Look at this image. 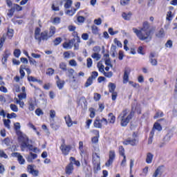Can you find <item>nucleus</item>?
I'll use <instances>...</instances> for the list:
<instances>
[{"instance_id": "obj_1", "label": "nucleus", "mask_w": 177, "mask_h": 177, "mask_svg": "<svg viewBox=\"0 0 177 177\" xmlns=\"http://www.w3.org/2000/svg\"><path fill=\"white\" fill-rule=\"evenodd\" d=\"M133 32L136 34L138 39L145 41V42H150L151 38H153L151 29H150V25H149V22L147 21L143 23V26L140 30L136 28H133Z\"/></svg>"}, {"instance_id": "obj_2", "label": "nucleus", "mask_w": 177, "mask_h": 177, "mask_svg": "<svg viewBox=\"0 0 177 177\" xmlns=\"http://www.w3.org/2000/svg\"><path fill=\"white\" fill-rule=\"evenodd\" d=\"M133 115H135L133 111H130L128 109L123 111L118 117L120 125L122 127H127L129 124V121L133 118Z\"/></svg>"}, {"instance_id": "obj_3", "label": "nucleus", "mask_w": 177, "mask_h": 177, "mask_svg": "<svg viewBox=\"0 0 177 177\" xmlns=\"http://www.w3.org/2000/svg\"><path fill=\"white\" fill-rule=\"evenodd\" d=\"M17 135L18 136V140L19 143H21V151H24L28 142V137H27L26 134L23 133V132H18V134Z\"/></svg>"}, {"instance_id": "obj_4", "label": "nucleus", "mask_w": 177, "mask_h": 177, "mask_svg": "<svg viewBox=\"0 0 177 177\" xmlns=\"http://www.w3.org/2000/svg\"><path fill=\"white\" fill-rule=\"evenodd\" d=\"M93 163L94 165V168H96L97 169H100V156L99 153H93Z\"/></svg>"}, {"instance_id": "obj_5", "label": "nucleus", "mask_w": 177, "mask_h": 177, "mask_svg": "<svg viewBox=\"0 0 177 177\" xmlns=\"http://www.w3.org/2000/svg\"><path fill=\"white\" fill-rule=\"evenodd\" d=\"M109 124V122L107 121V119L102 118V120L99 118H96L94 122V127L95 128H102L103 125H107Z\"/></svg>"}, {"instance_id": "obj_6", "label": "nucleus", "mask_w": 177, "mask_h": 177, "mask_svg": "<svg viewBox=\"0 0 177 177\" xmlns=\"http://www.w3.org/2000/svg\"><path fill=\"white\" fill-rule=\"evenodd\" d=\"M35 165H29L27 167V171L28 174H30L32 176L37 177L39 175V171L37 170L35 168Z\"/></svg>"}, {"instance_id": "obj_7", "label": "nucleus", "mask_w": 177, "mask_h": 177, "mask_svg": "<svg viewBox=\"0 0 177 177\" xmlns=\"http://www.w3.org/2000/svg\"><path fill=\"white\" fill-rule=\"evenodd\" d=\"M60 150L64 154V156H68V153H70V150H71V145H66V144H62L60 146Z\"/></svg>"}, {"instance_id": "obj_8", "label": "nucleus", "mask_w": 177, "mask_h": 177, "mask_svg": "<svg viewBox=\"0 0 177 177\" xmlns=\"http://www.w3.org/2000/svg\"><path fill=\"white\" fill-rule=\"evenodd\" d=\"M12 157H17L19 163L21 165H24V163L26 162V160H24V158H23V156L20 154V153L15 152L12 153Z\"/></svg>"}, {"instance_id": "obj_9", "label": "nucleus", "mask_w": 177, "mask_h": 177, "mask_svg": "<svg viewBox=\"0 0 177 177\" xmlns=\"http://www.w3.org/2000/svg\"><path fill=\"white\" fill-rule=\"evenodd\" d=\"M115 158V152L114 151H109V159L105 164L106 167H110V165L113 164V161H114Z\"/></svg>"}, {"instance_id": "obj_10", "label": "nucleus", "mask_w": 177, "mask_h": 177, "mask_svg": "<svg viewBox=\"0 0 177 177\" xmlns=\"http://www.w3.org/2000/svg\"><path fill=\"white\" fill-rule=\"evenodd\" d=\"M131 74V69L130 68H125L124 73L123 76V82L127 84L129 81V75Z\"/></svg>"}, {"instance_id": "obj_11", "label": "nucleus", "mask_w": 177, "mask_h": 177, "mask_svg": "<svg viewBox=\"0 0 177 177\" xmlns=\"http://www.w3.org/2000/svg\"><path fill=\"white\" fill-rule=\"evenodd\" d=\"M165 171V167L164 166H160L158 167L156 170L155 171V172L153 174V177H157L158 176V175H161L162 174H164Z\"/></svg>"}, {"instance_id": "obj_12", "label": "nucleus", "mask_w": 177, "mask_h": 177, "mask_svg": "<svg viewBox=\"0 0 177 177\" xmlns=\"http://www.w3.org/2000/svg\"><path fill=\"white\" fill-rule=\"evenodd\" d=\"M74 171V165H73V162H70L65 169V172L66 175H71L73 172Z\"/></svg>"}, {"instance_id": "obj_13", "label": "nucleus", "mask_w": 177, "mask_h": 177, "mask_svg": "<svg viewBox=\"0 0 177 177\" xmlns=\"http://www.w3.org/2000/svg\"><path fill=\"white\" fill-rule=\"evenodd\" d=\"M74 42H75V39H72L69 40L68 42H64L63 44V48L67 50L71 49V48H73V45H74Z\"/></svg>"}, {"instance_id": "obj_14", "label": "nucleus", "mask_w": 177, "mask_h": 177, "mask_svg": "<svg viewBox=\"0 0 177 177\" xmlns=\"http://www.w3.org/2000/svg\"><path fill=\"white\" fill-rule=\"evenodd\" d=\"M138 138H128L126 141L124 142V145H131V146H136L138 145Z\"/></svg>"}, {"instance_id": "obj_15", "label": "nucleus", "mask_w": 177, "mask_h": 177, "mask_svg": "<svg viewBox=\"0 0 177 177\" xmlns=\"http://www.w3.org/2000/svg\"><path fill=\"white\" fill-rule=\"evenodd\" d=\"M35 38L38 41L39 44L41 43V28H37L35 30Z\"/></svg>"}, {"instance_id": "obj_16", "label": "nucleus", "mask_w": 177, "mask_h": 177, "mask_svg": "<svg viewBox=\"0 0 177 177\" xmlns=\"http://www.w3.org/2000/svg\"><path fill=\"white\" fill-rule=\"evenodd\" d=\"M91 31L94 35H98V37H100V35H102V34L99 32V28L95 25H93L91 26Z\"/></svg>"}, {"instance_id": "obj_17", "label": "nucleus", "mask_w": 177, "mask_h": 177, "mask_svg": "<svg viewBox=\"0 0 177 177\" xmlns=\"http://www.w3.org/2000/svg\"><path fill=\"white\" fill-rule=\"evenodd\" d=\"M156 129V131H162V127H161V124H160L158 122H156L153 125V129L151 131V135H154V130Z\"/></svg>"}, {"instance_id": "obj_18", "label": "nucleus", "mask_w": 177, "mask_h": 177, "mask_svg": "<svg viewBox=\"0 0 177 177\" xmlns=\"http://www.w3.org/2000/svg\"><path fill=\"white\" fill-rule=\"evenodd\" d=\"M122 19H124V20H127V21H129V20H131V18L132 17V12H129L128 13L122 12Z\"/></svg>"}, {"instance_id": "obj_19", "label": "nucleus", "mask_w": 177, "mask_h": 177, "mask_svg": "<svg viewBox=\"0 0 177 177\" xmlns=\"http://www.w3.org/2000/svg\"><path fill=\"white\" fill-rule=\"evenodd\" d=\"M68 73L69 78H71L72 77V80H71V83L73 84L75 82V77H74V73H75L74 69L70 68L69 70H68Z\"/></svg>"}, {"instance_id": "obj_20", "label": "nucleus", "mask_w": 177, "mask_h": 177, "mask_svg": "<svg viewBox=\"0 0 177 177\" xmlns=\"http://www.w3.org/2000/svg\"><path fill=\"white\" fill-rule=\"evenodd\" d=\"M40 38H41V39L42 41H46L48 39V38H50V37H49V35H48V30H45L42 32L40 34Z\"/></svg>"}, {"instance_id": "obj_21", "label": "nucleus", "mask_w": 177, "mask_h": 177, "mask_svg": "<svg viewBox=\"0 0 177 177\" xmlns=\"http://www.w3.org/2000/svg\"><path fill=\"white\" fill-rule=\"evenodd\" d=\"M154 157V155L151 153H147V158H146V162L147 164H151L153 162V158Z\"/></svg>"}, {"instance_id": "obj_22", "label": "nucleus", "mask_w": 177, "mask_h": 177, "mask_svg": "<svg viewBox=\"0 0 177 177\" xmlns=\"http://www.w3.org/2000/svg\"><path fill=\"white\" fill-rule=\"evenodd\" d=\"M30 111H34L35 110V100H30L29 101V107Z\"/></svg>"}, {"instance_id": "obj_23", "label": "nucleus", "mask_w": 177, "mask_h": 177, "mask_svg": "<svg viewBox=\"0 0 177 177\" xmlns=\"http://www.w3.org/2000/svg\"><path fill=\"white\" fill-rule=\"evenodd\" d=\"M66 123L68 127H73V120H71V118H70V115H67L64 117Z\"/></svg>"}, {"instance_id": "obj_24", "label": "nucleus", "mask_w": 177, "mask_h": 177, "mask_svg": "<svg viewBox=\"0 0 177 177\" xmlns=\"http://www.w3.org/2000/svg\"><path fill=\"white\" fill-rule=\"evenodd\" d=\"M108 120L109 121V124H114L115 122V116L113 113H109L108 115Z\"/></svg>"}, {"instance_id": "obj_25", "label": "nucleus", "mask_w": 177, "mask_h": 177, "mask_svg": "<svg viewBox=\"0 0 177 177\" xmlns=\"http://www.w3.org/2000/svg\"><path fill=\"white\" fill-rule=\"evenodd\" d=\"M18 97L19 99H20V100H23V99H26L27 94L26 93V90H22V92L18 95Z\"/></svg>"}, {"instance_id": "obj_26", "label": "nucleus", "mask_w": 177, "mask_h": 177, "mask_svg": "<svg viewBox=\"0 0 177 177\" xmlns=\"http://www.w3.org/2000/svg\"><path fill=\"white\" fill-rule=\"evenodd\" d=\"M14 128L16 131L17 135L19 134V132H21V131H20V128H21V126L20 125L19 122L15 123L14 124Z\"/></svg>"}, {"instance_id": "obj_27", "label": "nucleus", "mask_w": 177, "mask_h": 177, "mask_svg": "<svg viewBox=\"0 0 177 177\" xmlns=\"http://www.w3.org/2000/svg\"><path fill=\"white\" fill-rule=\"evenodd\" d=\"M70 161H71V162L73 163V165L75 164V165H76V167H81V163L78 160H76L75 158L71 157Z\"/></svg>"}, {"instance_id": "obj_28", "label": "nucleus", "mask_w": 177, "mask_h": 177, "mask_svg": "<svg viewBox=\"0 0 177 177\" xmlns=\"http://www.w3.org/2000/svg\"><path fill=\"white\" fill-rule=\"evenodd\" d=\"M97 67L100 73H102V74H104V73L106 72L104 71V65L102 64L100 62L97 64Z\"/></svg>"}, {"instance_id": "obj_29", "label": "nucleus", "mask_w": 177, "mask_h": 177, "mask_svg": "<svg viewBox=\"0 0 177 177\" xmlns=\"http://www.w3.org/2000/svg\"><path fill=\"white\" fill-rule=\"evenodd\" d=\"M75 12H77V9L75 8H72L71 10H68L65 12V13L66 15H68V16H73L75 13Z\"/></svg>"}, {"instance_id": "obj_30", "label": "nucleus", "mask_w": 177, "mask_h": 177, "mask_svg": "<svg viewBox=\"0 0 177 177\" xmlns=\"http://www.w3.org/2000/svg\"><path fill=\"white\" fill-rule=\"evenodd\" d=\"M65 4L64 8L66 9H69V8H71V5H73V1L71 0H65Z\"/></svg>"}, {"instance_id": "obj_31", "label": "nucleus", "mask_w": 177, "mask_h": 177, "mask_svg": "<svg viewBox=\"0 0 177 177\" xmlns=\"http://www.w3.org/2000/svg\"><path fill=\"white\" fill-rule=\"evenodd\" d=\"M10 109L13 111L14 113H17L19 111V107L17 106L15 104H10Z\"/></svg>"}, {"instance_id": "obj_32", "label": "nucleus", "mask_w": 177, "mask_h": 177, "mask_svg": "<svg viewBox=\"0 0 177 177\" xmlns=\"http://www.w3.org/2000/svg\"><path fill=\"white\" fill-rule=\"evenodd\" d=\"M93 84V80L88 77L84 84L85 88H88V86H91V85Z\"/></svg>"}, {"instance_id": "obj_33", "label": "nucleus", "mask_w": 177, "mask_h": 177, "mask_svg": "<svg viewBox=\"0 0 177 177\" xmlns=\"http://www.w3.org/2000/svg\"><path fill=\"white\" fill-rule=\"evenodd\" d=\"M56 32V28H55V26H51L50 28V32H49V37H53V35H55Z\"/></svg>"}, {"instance_id": "obj_34", "label": "nucleus", "mask_w": 177, "mask_h": 177, "mask_svg": "<svg viewBox=\"0 0 177 177\" xmlns=\"http://www.w3.org/2000/svg\"><path fill=\"white\" fill-rule=\"evenodd\" d=\"M62 41H63V39H62V37H57L54 41V45L55 46H57V45H60V44H62Z\"/></svg>"}, {"instance_id": "obj_35", "label": "nucleus", "mask_w": 177, "mask_h": 177, "mask_svg": "<svg viewBox=\"0 0 177 177\" xmlns=\"http://www.w3.org/2000/svg\"><path fill=\"white\" fill-rule=\"evenodd\" d=\"M165 35V34L164 33V29H160L156 34V37H158V38H163Z\"/></svg>"}, {"instance_id": "obj_36", "label": "nucleus", "mask_w": 177, "mask_h": 177, "mask_svg": "<svg viewBox=\"0 0 177 177\" xmlns=\"http://www.w3.org/2000/svg\"><path fill=\"white\" fill-rule=\"evenodd\" d=\"M0 158H8V154L5 153V151H3V149H0Z\"/></svg>"}, {"instance_id": "obj_37", "label": "nucleus", "mask_w": 177, "mask_h": 177, "mask_svg": "<svg viewBox=\"0 0 177 177\" xmlns=\"http://www.w3.org/2000/svg\"><path fill=\"white\" fill-rule=\"evenodd\" d=\"M28 81H29V82H40L36 77L30 76V75L28 76Z\"/></svg>"}, {"instance_id": "obj_38", "label": "nucleus", "mask_w": 177, "mask_h": 177, "mask_svg": "<svg viewBox=\"0 0 177 177\" xmlns=\"http://www.w3.org/2000/svg\"><path fill=\"white\" fill-rule=\"evenodd\" d=\"M171 138H172V133H167V134L164 138L165 142H169L171 140Z\"/></svg>"}, {"instance_id": "obj_39", "label": "nucleus", "mask_w": 177, "mask_h": 177, "mask_svg": "<svg viewBox=\"0 0 177 177\" xmlns=\"http://www.w3.org/2000/svg\"><path fill=\"white\" fill-rule=\"evenodd\" d=\"M91 57L93 59H95L97 62V61L100 60L101 55H100V54H99L97 53H95L92 54Z\"/></svg>"}, {"instance_id": "obj_40", "label": "nucleus", "mask_w": 177, "mask_h": 177, "mask_svg": "<svg viewBox=\"0 0 177 177\" xmlns=\"http://www.w3.org/2000/svg\"><path fill=\"white\" fill-rule=\"evenodd\" d=\"M98 75L99 74L97 73V72L93 71L91 75L88 78H91V80L93 81V80H96V78H97Z\"/></svg>"}, {"instance_id": "obj_41", "label": "nucleus", "mask_w": 177, "mask_h": 177, "mask_svg": "<svg viewBox=\"0 0 177 177\" xmlns=\"http://www.w3.org/2000/svg\"><path fill=\"white\" fill-rule=\"evenodd\" d=\"M59 68H61L63 71H67V64L64 62H62L59 64Z\"/></svg>"}, {"instance_id": "obj_42", "label": "nucleus", "mask_w": 177, "mask_h": 177, "mask_svg": "<svg viewBox=\"0 0 177 177\" xmlns=\"http://www.w3.org/2000/svg\"><path fill=\"white\" fill-rule=\"evenodd\" d=\"M79 150L80 151V154H84V142L82 141H80L79 142Z\"/></svg>"}, {"instance_id": "obj_43", "label": "nucleus", "mask_w": 177, "mask_h": 177, "mask_svg": "<svg viewBox=\"0 0 177 177\" xmlns=\"http://www.w3.org/2000/svg\"><path fill=\"white\" fill-rule=\"evenodd\" d=\"M57 85L59 89H62L64 86V81L63 80H57Z\"/></svg>"}, {"instance_id": "obj_44", "label": "nucleus", "mask_w": 177, "mask_h": 177, "mask_svg": "<svg viewBox=\"0 0 177 177\" xmlns=\"http://www.w3.org/2000/svg\"><path fill=\"white\" fill-rule=\"evenodd\" d=\"M3 124L6 128H8V129H10V120L5 119L3 120Z\"/></svg>"}, {"instance_id": "obj_45", "label": "nucleus", "mask_w": 177, "mask_h": 177, "mask_svg": "<svg viewBox=\"0 0 177 177\" xmlns=\"http://www.w3.org/2000/svg\"><path fill=\"white\" fill-rule=\"evenodd\" d=\"M129 84L130 86H132V88H135L136 89H138L139 88V84L132 81L129 82Z\"/></svg>"}, {"instance_id": "obj_46", "label": "nucleus", "mask_w": 177, "mask_h": 177, "mask_svg": "<svg viewBox=\"0 0 177 177\" xmlns=\"http://www.w3.org/2000/svg\"><path fill=\"white\" fill-rule=\"evenodd\" d=\"M20 55H21V51L20 50V49H15L14 51V56L15 57H20Z\"/></svg>"}, {"instance_id": "obj_47", "label": "nucleus", "mask_w": 177, "mask_h": 177, "mask_svg": "<svg viewBox=\"0 0 177 177\" xmlns=\"http://www.w3.org/2000/svg\"><path fill=\"white\" fill-rule=\"evenodd\" d=\"M91 142L93 145H97L99 142V136H94L91 138Z\"/></svg>"}, {"instance_id": "obj_48", "label": "nucleus", "mask_w": 177, "mask_h": 177, "mask_svg": "<svg viewBox=\"0 0 177 177\" xmlns=\"http://www.w3.org/2000/svg\"><path fill=\"white\" fill-rule=\"evenodd\" d=\"M14 14H15V8H11L10 10H8V12L7 13V15L8 16V17H12Z\"/></svg>"}, {"instance_id": "obj_49", "label": "nucleus", "mask_w": 177, "mask_h": 177, "mask_svg": "<svg viewBox=\"0 0 177 177\" xmlns=\"http://www.w3.org/2000/svg\"><path fill=\"white\" fill-rule=\"evenodd\" d=\"M108 32H109L110 35H115V34H118V30H115L113 28H109L108 30Z\"/></svg>"}, {"instance_id": "obj_50", "label": "nucleus", "mask_w": 177, "mask_h": 177, "mask_svg": "<svg viewBox=\"0 0 177 177\" xmlns=\"http://www.w3.org/2000/svg\"><path fill=\"white\" fill-rule=\"evenodd\" d=\"M53 74H55V70L52 68H48L46 71V75H53Z\"/></svg>"}, {"instance_id": "obj_51", "label": "nucleus", "mask_w": 177, "mask_h": 177, "mask_svg": "<svg viewBox=\"0 0 177 177\" xmlns=\"http://www.w3.org/2000/svg\"><path fill=\"white\" fill-rule=\"evenodd\" d=\"M10 54L5 53V54L3 55V57H2V63H6L7 60H8V57H9Z\"/></svg>"}, {"instance_id": "obj_52", "label": "nucleus", "mask_w": 177, "mask_h": 177, "mask_svg": "<svg viewBox=\"0 0 177 177\" xmlns=\"http://www.w3.org/2000/svg\"><path fill=\"white\" fill-rule=\"evenodd\" d=\"M119 153H120V156H122V157H124V156H125V149H124L123 146L119 147Z\"/></svg>"}, {"instance_id": "obj_53", "label": "nucleus", "mask_w": 177, "mask_h": 177, "mask_svg": "<svg viewBox=\"0 0 177 177\" xmlns=\"http://www.w3.org/2000/svg\"><path fill=\"white\" fill-rule=\"evenodd\" d=\"M111 93H112V100H115L117 99L118 93L114 91V89L110 90Z\"/></svg>"}, {"instance_id": "obj_54", "label": "nucleus", "mask_w": 177, "mask_h": 177, "mask_svg": "<svg viewBox=\"0 0 177 177\" xmlns=\"http://www.w3.org/2000/svg\"><path fill=\"white\" fill-rule=\"evenodd\" d=\"M129 2H131V0H120V5L122 6H127V5H129Z\"/></svg>"}, {"instance_id": "obj_55", "label": "nucleus", "mask_w": 177, "mask_h": 177, "mask_svg": "<svg viewBox=\"0 0 177 177\" xmlns=\"http://www.w3.org/2000/svg\"><path fill=\"white\" fill-rule=\"evenodd\" d=\"M166 20H167L168 21H171V20H172V12H167Z\"/></svg>"}, {"instance_id": "obj_56", "label": "nucleus", "mask_w": 177, "mask_h": 177, "mask_svg": "<svg viewBox=\"0 0 177 177\" xmlns=\"http://www.w3.org/2000/svg\"><path fill=\"white\" fill-rule=\"evenodd\" d=\"M28 59H29V63L32 65V66H37V61H35V59L31 58V57H28Z\"/></svg>"}, {"instance_id": "obj_57", "label": "nucleus", "mask_w": 177, "mask_h": 177, "mask_svg": "<svg viewBox=\"0 0 177 177\" xmlns=\"http://www.w3.org/2000/svg\"><path fill=\"white\" fill-rule=\"evenodd\" d=\"M69 65L71 66L72 67H77V61H75V59L70 60Z\"/></svg>"}, {"instance_id": "obj_58", "label": "nucleus", "mask_w": 177, "mask_h": 177, "mask_svg": "<svg viewBox=\"0 0 177 177\" xmlns=\"http://www.w3.org/2000/svg\"><path fill=\"white\" fill-rule=\"evenodd\" d=\"M7 35L8 38L12 39V37H13V29H8L7 32Z\"/></svg>"}, {"instance_id": "obj_59", "label": "nucleus", "mask_w": 177, "mask_h": 177, "mask_svg": "<svg viewBox=\"0 0 177 177\" xmlns=\"http://www.w3.org/2000/svg\"><path fill=\"white\" fill-rule=\"evenodd\" d=\"M14 10L16 9L17 12H20V10H23V7L20 6L18 4H14V6L12 8Z\"/></svg>"}, {"instance_id": "obj_60", "label": "nucleus", "mask_w": 177, "mask_h": 177, "mask_svg": "<svg viewBox=\"0 0 177 177\" xmlns=\"http://www.w3.org/2000/svg\"><path fill=\"white\" fill-rule=\"evenodd\" d=\"M87 67L88 68H91L92 67L93 62L91 58H88L87 59Z\"/></svg>"}, {"instance_id": "obj_61", "label": "nucleus", "mask_w": 177, "mask_h": 177, "mask_svg": "<svg viewBox=\"0 0 177 177\" xmlns=\"http://www.w3.org/2000/svg\"><path fill=\"white\" fill-rule=\"evenodd\" d=\"M82 38L84 41H88V39H89V35H88V33H83L82 35Z\"/></svg>"}, {"instance_id": "obj_62", "label": "nucleus", "mask_w": 177, "mask_h": 177, "mask_svg": "<svg viewBox=\"0 0 177 177\" xmlns=\"http://www.w3.org/2000/svg\"><path fill=\"white\" fill-rule=\"evenodd\" d=\"M94 24H95L96 26H100V24H102V18L95 19Z\"/></svg>"}, {"instance_id": "obj_63", "label": "nucleus", "mask_w": 177, "mask_h": 177, "mask_svg": "<svg viewBox=\"0 0 177 177\" xmlns=\"http://www.w3.org/2000/svg\"><path fill=\"white\" fill-rule=\"evenodd\" d=\"M35 114L38 116L39 115H44V111L41 110V109H37L35 111Z\"/></svg>"}, {"instance_id": "obj_64", "label": "nucleus", "mask_w": 177, "mask_h": 177, "mask_svg": "<svg viewBox=\"0 0 177 177\" xmlns=\"http://www.w3.org/2000/svg\"><path fill=\"white\" fill-rule=\"evenodd\" d=\"M166 48H172V41L171 40H168L167 43L165 44Z\"/></svg>"}]
</instances>
